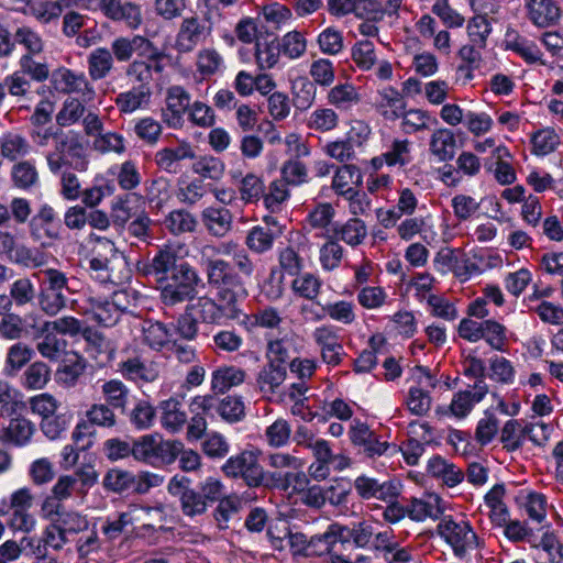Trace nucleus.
Masks as SVG:
<instances>
[{
	"instance_id": "1",
	"label": "nucleus",
	"mask_w": 563,
	"mask_h": 563,
	"mask_svg": "<svg viewBox=\"0 0 563 563\" xmlns=\"http://www.w3.org/2000/svg\"><path fill=\"white\" fill-rule=\"evenodd\" d=\"M137 269L157 283L165 306L192 300L198 294L197 287L202 283L195 267L169 247L159 250L150 262L139 264Z\"/></svg>"
},
{
	"instance_id": "2",
	"label": "nucleus",
	"mask_w": 563,
	"mask_h": 563,
	"mask_svg": "<svg viewBox=\"0 0 563 563\" xmlns=\"http://www.w3.org/2000/svg\"><path fill=\"white\" fill-rule=\"evenodd\" d=\"M37 129L32 134L37 145L46 146L51 139L55 142L54 150L46 154L47 165L53 174H59L63 167L80 173L88 169L89 159L80 133L73 130L64 132L60 126Z\"/></svg>"
},
{
	"instance_id": "3",
	"label": "nucleus",
	"mask_w": 563,
	"mask_h": 563,
	"mask_svg": "<svg viewBox=\"0 0 563 563\" xmlns=\"http://www.w3.org/2000/svg\"><path fill=\"white\" fill-rule=\"evenodd\" d=\"M254 324L268 329L264 333L266 340L265 358L266 364L258 374L257 383L262 393L267 395L271 399L276 397V400H282V393L279 390L282 384V339L274 335L272 330L277 329L282 318L276 308L266 307L258 310L253 314Z\"/></svg>"
},
{
	"instance_id": "4",
	"label": "nucleus",
	"mask_w": 563,
	"mask_h": 563,
	"mask_svg": "<svg viewBox=\"0 0 563 563\" xmlns=\"http://www.w3.org/2000/svg\"><path fill=\"white\" fill-rule=\"evenodd\" d=\"M125 47L115 49L118 63H129L125 75L139 82V88L151 89L153 73L164 70L165 53L143 35H130Z\"/></svg>"
},
{
	"instance_id": "5",
	"label": "nucleus",
	"mask_w": 563,
	"mask_h": 563,
	"mask_svg": "<svg viewBox=\"0 0 563 563\" xmlns=\"http://www.w3.org/2000/svg\"><path fill=\"white\" fill-rule=\"evenodd\" d=\"M167 488L170 495L178 497L183 514L191 518L205 514L209 504L224 497L223 485L213 477H208L200 484V490H196L187 476L175 475Z\"/></svg>"
},
{
	"instance_id": "6",
	"label": "nucleus",
	"mask_w": 563,
	"mask_h": 563,
	"mask_svg": "<svg viewBox=\"0 0 563 563\" xmlns=\"http://www.w3.org/2000/svg\"><path fill=\"white\" fill-rule=\"evenodd\" d=\"M206 275L208 285L217 291V300L239 306V299L247 296L243 279L231 263L222 258L208 260Z\"/></svg>"
},
{
	"instance_id": "7",
	"label": "nucleus",
	"mask_w": 563,
	"mask_h": 563,
	"mask_svg": "<svg viewBox=\"0 0 563 563\" xmlns=\"http://www.w3.org/2000/svg\"><path fill=\"white\" fill-rule=\"evenodd\" d=\"M183 442L163 440L157 433L133 439V457L153 466L170 465L178 457Z\"/></svg>"
},
{
	"instance_id": "8",
	"label": "nucleus",
	"mask_w": 563,
	"mask_h": 563,
	"mask_svg": "<svg viewBox=\"0 0 563 563\" xmlns=\"http://www.w3.org/2000/svg\"><path fill=\"white\" fill-rule=\"evenodd\" d=\"M223 473L233 478H242L247 486L274 485L280 479V474L265 473L258 463V452L244 450L235 456H231L222 466Z\"/></svg>"
},
{
	"instance_id": "9",
	"label": "nucleus",
	"mask_w": 563,
	"mask_h": 563,
	"mask_svg": "<svg viewBox=\"0 0 563 563\" xmlns=\"http://www.w3.org/2000/svg\"><path fill=\"white\" fill-rule=\"evenodd\" d=\"M437 533L451 547L456 558L463 559L466 554L479 547V538L465 520L455 521L452 516H442Z\"/></svg>"
},
{
	"instance_id": "10",
	"label": "nucleus",
	"mask_w": 563,
	"mask_h": 563,
	"mask_svg": "<svg viewBox=\"0 0 563 563\" xmlns=\"http://www.w3.org/2000/svg\"><path fill=\"white\" fill-rule=\"evenodd\" d=\"M163 482L159 475L141 472L133 474L130 471L121 468H111L103 477V487L115 494H146L151 487L158 486Z\"/></svg>"
},
{
	"instance_id": "11",
	"label": "nucleus",
	"mask_w": 563,
	"mask_h": 563,
	"mask_svg": "<svg viewBox=\"0 0 563 563\" xmlns=\"http://www.w3.org/2000/svg\"><path fill=\"white\" fill-rule=\"evenodd\" d=\"M43 273L45 280L41 287L38 303L46 314L55 316L66 307L67 278L64 273L54 268H48Z\"/></svg>"
},
{
	"instance_id": "12",
	"label": "nucleus",
	"mask_w": 563,
	"mask_h": 563,
	"mask_svg": "<svg viewBox=\"0 0 563 563\" xmlns=\"http://www.w3.org/2000/svg\"><path fill=\"white\" fill-rule=\"evenodd\" d=\"M187 308L199 322L207 324H220L224 319H238L242 312L239 306L208 296L198 297L195 302L187 305Z\"/></svg>"
},
{
	"instance_id": "13",
	"label": "nucleus",
	"mask_w": 563,
	"mask_h": 563,
	"mask_svg": "<svg viewBox=\"0 0 563 563\" xmlns=\"http://www.w3.org/2000/svg\"><path fill=\"white\" fill-rule=\"evenodd\" d=\"M126 40H130V36H118L111 42L110 48L100 46L89 53L88 74L92 80H101L110 75L114 62H118L115 49L125 47Z\"/></svg>"
},
{
	"instance_id": "14",
	"label": "nucleus",
	"mask_w": 563,
	"mask_h": 563,
	"mask_svg": "<svg viewBox=\"0 0 563 563\" xmlns=\"http://www.w3.org/2000/svg\"><path fill=\"white\" fill-rule=\"evenodd\" d=\"M212 25L213 23L207 14L203 19L196 16L184 19L176 37L177 51L180 53L191 52L211 34Z\"/></svg>"
},
{
	"instance_id": "15",
	"label": "nucleus",
	"mask_w": 563,
	"mask_h": 563,
	"mask_svg": "<svg viewBox=\"0 0 563 563\" xmlns=\"http://www.w3.org/2000/svg\"><path fill=\"white\" fill-rule=\"evenodd\" d=\"M97 9L109 20L122 22L129 29L136 30L142 24L139 4L123 0H98Z\"/></svg>"
},
{
	"instance_id": "16",
	"label": "nucleus",
	"mask_w": 563,
	"mask_h": 563,
	"mask_svg": "<svg viewBox=\"0 0 563 563\" xmlns=\"http://www.w3.org/2000/svg\"><path fill=\"white\" fill-rule=\"evenodd\" d=\"M30 234L34 241L45 244V240L60 239V225L56 221V213L48 205H43L37 213L30 220Z\"/></svg>"
},
{
	"instance_id": "17",
	"label": "nucleus",
	"mask_w": 563,
	"mask_h": 563,
	"mask_svg": "<svg viewBox=\"0 0 563 563\" xmlns=\"http://www.w3.org/2000/svg\"><path fill=\"white\" fill-rule=\"evenodd\" d=\"M312 338L321 351V357L324 363L338 366L345 354L340 336L331 325L318 327Z\"/></svg>"
},
{
	"instance_id": "18",
	"label": "nucleus",
	"mask_w": 563,
	"mask_h": 563,
	"mask_svg": "<svg viewBox=\"0 0 563 563\" xmlns=\"http://www.w3.org/2000/svg\"><path fill=\"white\" fill-rule=\"evenodd\" d=\"M349 434L351 442L355 446L362 448L368 457L383 455L389 446L388 442L380 441L366 423L358 420L351 426Z\"/></svg>"
},
{
	"instance_id": "19",
	"label": "nucleus",
	"mask_w": 563,
	"mask_h": 563,
	"mask_svg": "<svg viewBox=\"0 0 563 563\" xmlns=\"http://www.w3.org/2000/svg\"><path fill=\"white\" fill-rule=\"evenodd\" d=\"M354 489L362 499L376 498L379 500H390L398 495L397 486L390 482H379L367 475H360L354 479Z\"/></svg>"
},
{
	"instance_id": "20",
	"label": "nucleus",
	"mask_w": 563,
	"mask_h": 563,
	"mask_svg": "<svg viewBox=\"0 0 563 563\" xmlns=\"http://www.w3.org/2000/svg\"><path fill=\"white\" fill-rule=\"evenodd\" d=\"M9 424H0V441L15 446L27 444L35 431V426L22 417V413L10 417Z\"/></svg>"
},
{
	"instance_id": "21",
	"label": "nucleus",
	"mask_w": 563,
	"mask_h": 563,
	"mask_svg": "<svg viewBox=\"0 0 563 563\" xmlns=\"http://www.w3.org/2000/svg\"><path fill=\"white\" fill-rule=\"evenodd\" d=\"M119 297V294H114L111 300L89 298V307L86 313L91 314V319L99 324L112 327L119 321L121 313L124 311V308L118 305Z\"/></svg>"
},
{
	"instance_id": "22",
	"label": "nucleus",
	"mask_w": 563,
	"mask_h": 563,
	"mask_svg": "<svg viewBox=\"0 0 563 563\" xmlns=\"http://www.w3.org/2000/svg\"><path fill=\"white\" fill-rule=\"evenodd\" d=\"M374 108L386 121L394 122L401 117L406 102L396 88L385 87L378 90Z\"/></svg>"
},
{
	"instance_id": "23",
	"label": "nucleus",
	"mask_w": 563,
	"mask_h": 563,
	"mask_svg": "<svg viewBox=\"0 0 563 563\" xmlns=\"http://www.w3.org/2000/svg\"><path fill=\"white\" fill-rule=\"evenodd\" d=\"M402 0H356L355 16L368 22L383 21L385 15L397 14Z\"/></svg>"
},
{
	"instance_id": "24",
	"label": "nucleus",
	"mask_w": 563,
	"mask_h": 563,
	"mask_svg": "<svg viewBox=\"0 0 563 563\" xmlns=\"http://www.w3.org/2000/svg\"><path fill=\"white\" fill-rule=\"evenodd\" d=\"M55 88L63 92L93 93V89L84 73H75L67 68H58L52 74Z\"/></svg>"
},
{
	"instance_id": "25",
	"label": "nucleus",
	"mask_w": 563,
	"mask_h": 563,
	"mask_svg": "<svg viewBox=\"0 0 563 563\" xmlns=\"http://www.w3.org/2000/svg\"><path fill=\"white\" fill-rule=\"evenodd\" d=\"M110 252L112 253L110 258L96 256L89 261V269L92 278L101 284H118L120 282V278L114 273V268L124 264V258L117 253L113 244L110 245Z\"/></svg>"
},
{
	"instance_id": "26",
	"label": "nucleus",
	"mask_w": 563,
	"mask_h": 563,
	"mask_svg": "<svg viewBox=\"0 0 563 563\" xmlns=\"http://www.w3.org/2000/svg\"><path fill=\"white\" fill-rule=\"evenodd\" d=\"M488 393V387L485 382L476 380L473 386V391L463 390L453 396L450 405L451 413L456 418L466 417L473 406L479 402Z\"/></svg>"
},
{
	"instance_id": "27",
	"label": "nucleus",
	"mask_w": 563,
	"mask_h": 563,
	"mask_svg": "<svg viewBox=\"0 0 563 563\" xmlns=\"http://www.w3.org/2000/svg\"><path fill=\"white\" fill-rule=\"evenodd\" d=\"M86 369L85 360L77 353H64L55 373L56 382L64 387H74Z\"/></svg>"
},
{
	"instance_id": "28",
	"label": "nucleus",
	"mask_w": 563,
	"mask_h": 563,
	"mask_svg": "<svg viewBox=\"0 0 563 563\" xmlns=\"http://www.w3.org/2000/svg\"><path fill=\"white\" fill-rule=\"evenodd\" d=\"M201 220L212 236L223 238L232 229L233 216L224 207H208L202 211Z\"/></svg>"
},
{
	"instance_id": "29",
	"label": "nucleus",
	"mask_w": 563,
	"mask_h": 563,
	"mask_svg": "<svg viewBox=\"0 0 563 563\" xmlns=\"http://www.w3.org/2000/svg\"><path fill=\"white\" fill-rule=\"evenodd\" d=\"M456 137L452 130L437 129L430 136L429 152L439 162H450L455 156Z\"/></svg>"
},
{
	"instance_id": "30",
	"label": "nucleus",
	"mask_w": 563,
	"mask_h": 563,
	"mask_svg": "<svg viewBox=\"0 0 563 563\" xmlns=\"http://www.w3.org/2000/svg\"><path fill=\"white\" fill-rule=\"evenodd\" d=\"M282 54V43L277 34H258L256 62L261 69L275 66Z\"/></svg>"
},
{
	"instance_id": "31",
	"label": "nucleus",
	"mask_w": 563,
	"mask_h": 563,
	"mask_svg": "<svg viewBox=\"0 0 563 563\" xmlns=\"http://www.w3.org/2000/svg\"><path fill=\"white\" fill-rule=\"evenodd\" d=\"M408 517L413 521H423L427 518L441 519L444 507L438 495H430L427 499L412 498L407 505Z\"/></svg>"
},
{
	"instance_id": "32",
	"label": "nucleus",
	"mask_w": 563,
	"mask_h": 563,
	"mask_svg": "<svg viewBox=\"0 0 563 563\" xmlns=\"http://www.w3.org/2000/svg\"><path fill=\"white\" fill-rule=\"evenodd\" d=\"M87 342V353L96 361L108 363L114 353V349L109 340L96 329L85 327L81 333Z\"/></svg>"
},
{
	"instance_id": "33",
	"label": "nucleus",
	"mask_w": 563,
	"mask_h": 563,
	"mask_svg": "<svg viewBox=\"0 0 563 563\" xmlns=\"http://www.w3.org/2000/svg\"><path fill=\"white\" fill-rule=\"evenodd\" d=\"M122 375L133 382L153 383L159 376V371L154 362H143L139 357L128 358L120 365Z\"/></svg>"
},
{
	"instance_id": "34",
	"label": "nucleus",
	"mask_w": 563,
	"mask_h": 563,
	"mask_svg": "<svg viewBox=\"0 0 563 563\" xmlns=\"http://www.w3.org/2000/svg\"><path fill=\"white\" fill-rule=\"evenodd\" d=\"M529 18L539 27L554 25L561 15L560 8L553 0H529Z\"/></svg>"
},
{
	"instance_id": "35",
	"label": "nucleus",
	"mask_w": 563,
	"mask_h": 563,
	"mask_svg": "<svg viewBox=\"0 0 563 563\" xmlns=\"http://www.w3.org/2000/svg\"><path fill=\"white\" fill-rule=\"evenodd\" d=\"M280 234V229L256 225L249 231L245 244L252 252L263 254L273 247Z\"/></svg>"
},
{
	"instance_id": "36",
	"label": "nucleus",
	"mask_w": 563,
	"mask_h": 563,
	"mask_svg": "<svg viewBox=\"0 0 563 563\" xmlns=\"http://www.w3.org/2000/svg\"><path fill=\"white\" fill-rule=\"evenodd\" d=\"M341 529L339 539L344 549L351 547L352 543L356 548H365L374 536L373 526L366 521L354 523L352 528L341 525Z\"/></svg>"
},
{
	"instance_id": "37",
	"label": "nucleus",
	"mask_w": 563,
	"mask_h": 563,
	"mask_svg": "<svg viewBox=\"0 0 563 563\" xmlns=\"http://www.w3.org/2000/svg\"><path fill=\"white\" fill-rule=\"evenodd\" d=\"M428 472L438 478H441L445 485L453 487L460 484L464 478V473L454 464L449 463L443 457L433 456L428 463Z\"/></svg>"
},
{
	"instance_id": "38",
	"label": "nucleus",
	"mask_w": 563,
	"mask_h": 563,
	"mask_svg": "<svg viewBox=\"0 0 563 563\" xmlns=\"http://www.w3.org/2000/svg\"><path fill=\"white\" fill-rule=\"evenodd\" d=\"M162 426L172 433L183 429L187 421V415L181 410V404L175 398L161 402Z\"/></svg>"
},
{
	"instance_id": "39",
	"label": "nucleus",
	"mask_w": 563,
	"mask_h": 563,
	"mask_svg": "<svg viewBox=\"0 0 563 563\" xmlns=\"http://www.w3.org/2000/svg\"><path fill=\"white\" fill-rule=\"evenodd\" d=\"M245 379V372L234 366H224L212 373L211 389L214 394H224L231 387L238 386Z\"/></svg>"
},
{
	"instance_id": "40",
	"label": "nucleus",
	"mask_w": 563,
	"mask_h": 563,
	"mask_svg": "<svg viewBox=\"0 0 563 563\" xmlns=\"http://www.w3.org/2000/svg\"><path fill=\"white\" fill-rule=\"evenodd\" d=\"M341 530V525L332 523L324 533L311 537L308 544V556H321L325 553L331 555L334 544L340 542L339 532Z\"/></svg>"
},
{
	"instance_id": "41",
	"label": "nucleus",
	"mask_w": 563,
	"mask_h": 563,
	"mask_svg": "<svg viewBox=\"0 0 563 563\" xmlns=\"http://www.w3.org/2000/svg\"><path fill=\"white\" fill-rule=\"evenodd\" d=\"M163 223L164 227L176 236L195 232L198 224L196 217L185 209L170 211L165 217Z\"/></svg>"
},
{
	"instance_id": "42",
	"label": "nucleus",
	"mask_w": 563,
	"mask_h": 563,
	"mask_svg": "<svg viewBox=\"0 0 563 563\" xmlns=\"http://www.w3.org/2000/svg\"><path fill=\"white\" fill-rule=\"evenodd\" d=\"M361 180L362 176L360 169L355 165L345 164L336 169L333 176L332 187L338 195L345 197L356 190L352 185H360Z\"/></svg>"
},
{
	"instance_id": "43",
	"label": "nucleus",
	"mask_w": 563,
	"mask_h": 563,
	"mask_svg": "<svg viewBox=\"0 0 563 563\" xmlns=\"http://www.w3.org/2000/svg\"><path fill=\"white\" fill-rule=\"evenodd\" d=\"M327 99L336 109L347 110L361 101V96L352 84L345 82L332 87Z\"/></svg>"
},
{
	"instance_id": "44",
	"label": "nucleus",
	"mask_w": 563,
	"mask_h": 563,
	"mask_svg": "<svg viewBox=\"0 0 563 563\" xmlns=\"http://www.w3.org/2000/svg\"><path fill=\"white\" fill-rule=\"evenodd\" d=\"M26 410V404L19 399V393L5 380H0V417L9 418Z\"/></svg>"
},
{
	"instance_id": "45",
	"label": "nucleus",
	"mask_w": 563,
	"mask_h": 563,
	"mask_svg": "<svg viewBox=\"0 0 563 563\" xmlns=\"http://www.w3.org/2000/svg\"><path fill=\"white\" fill-rule=\"evenodd\" d=\"M101 393L104 397L106 405L112 409L125 411L130 390L121 380L111 379L103 383Z\"/></svg>"
},
{
	"instance_id": "46",
	"label": "nucleus",
	"mask_w": 563,
	"mask_h": 563,
	"mask_svg": "<svg viewBox=\"0 0 563 563\" xmlns=\"http://www.w3.org/2000/svg\"><path fill=\"white\" fill-rule=\"evenodd\" d=\"M313 82L307 77H298L291 82V102L298 110H307L314 100Z\"/></svg>"
},
{
	"instance_id": "47",
	"label": "nucleus",
	"mask_w": 563,
	"mask_h": 563,
	"mask_svg": "<svg viewBox=\"0 0 563 563\" xmlns=\"http://www.w3.org/2000/svg\"><path fill=\"white\" fill-rule=\"evenodd\" d=\"M334 235L340 238L346 244L356 246L361 244L367 235L365 223L358 218L347 220L343 225L333 229Z\"/></svg>"
},
{
	"instance_id": "48",
	"label": "nucleus",
	"mask_w": 563,
	"mask_h": 563,
	"mask_svg": "<svg viewBox=\"0 0 563 563\" xmlns=\"http://www.w3.org/2000/svg\"><path fill=\"white\" fill-rule=\"evenodd\" d=\"M483 340L495 351L504 352L508 343L507 328L496 320L483 321Z\"/></svg>"
},
{
	"instance_id": "49",
	"label": "nucleus",
	"mask_w": 563,
	"mask_h": 563,
	"mask_svg": "<svg viewBox=\"0 0 563 563\" xmlns=\"http://www.w3.org/2000/svg\"><path fill=\"white\" fill-rule=\"evenodd\" d=\"M51 378V368L46 363H32L23 373L22 384L26 389H43Z\"/></svg>"
},
{
	"instance_id": "50",
	"label": "nucleus",
	"mask_w": 563,
	"mask_h": 563,
	"mask_svg": "<svg viewBox=\"0 0 563 563\" xmlns=\"http://www.w3.org/2000/svg\"><path fill=\"white\" fill-rule=\"evenodd\" d=\"M169 330L163 322H147L143 328V342L152 350L161 351L170 344Z\"/></svg>"
},
{
	"instance_id": "51",
	"label": "nucleus",
	"mask_w": 563,
	"mask_h": 563,
	"mask_svg": "<svg viewBox=\"0 0 563 563\" xmlns=\"http://www.w3.org/2000/svg\"><path fill=\"white\" fill-rule=\"evenodd\" d=\"M355 305L350 301L340 300L335 302L327 303L322 306V314H318V319H322L324 316H329L332 320L343 323L351 324L355 321Z\"/></svg>"
},
{
	"instance_id": "52",
	"label": "nucleus",
	"mask_w": 563,
	"mask_h": 563,
	"mask_svg": "<svg viewBox=\"0 0 563 563\" xmlns=\"http://www.w3.org/2000/svg\"><path fill=\"white\" fill-rule=\"evenodd\" d=\"M33 354L34 351L26 344L21 342L13 344L11 347H9L7 353L5 373L8 375H14L18 373L31 361Z\"/></svg>"
},
{
	"instance_id": "53",
	"label": "nucleus",
	"mask_w": 563,
	"mask_h": 563,
	"mask_svg": "<svg viewBox=\"0 0 563 563\" xmlns=\"http://www.w3.org/2000/svg\"><path fill=\"white\" fill-rule=\"evenodd\" d=\"M492 33L490 20L486 14H477L470 19L467 23V34L470 41L478 48H485L487 45V37Z\"/></svg>"
},
{
	"instance_id": "54",
	"label": "nucleus",
	"mask_w": 563,
	"mask_h": 563,
	"mask_svg": "<svg viewBox=\"0 0 563 563\" xmlns=\"http://www.w3.org/2000/svg\"><path fill=\"white\" fill-rule=\"evenodd\" d=\"M257 21L258 34H276L282 24V5L278 2L264 5Z\"/></svg>"
},
{
	"instance_id": "55",
	"label": "nucleus",
	"mask_w": 563,
	"mask_h": 563,
	"mask_svg": "<svg viewBox=\"0 0 563 563\" xmlns=\"http://www.w3.org/2000/svg\"><path fill=\"white\" fill-rule=\"evenodd\" d=\"M526 426H522L520 421L511 419L508 420L500 434V441L504 444V449L508 452H514L522 446L525 440Z\"/></svg>"
},
{
	"instance_id": "56",
	"label": "nucleus",
	"mask_w": 563,
	"mask_h": 563,
	"mask_svg": "<svg viewBox=\"0 0 563 563\" xmlns=\"http://www.w3.org/2000/svg\"><path fill=\"white\" fill-rule=\"evenodd\" d=\"M560 136L553 129H543L531 137V152L537 156H544L555 151L560 144Z\"/></svg>"
},
{
	"instance_id": "57",
	"label": "nucleus",
	"mask_w": 563,
	"mask_h": 563,
	"mask_svg": "<svg viewBox=\"0 0 563 563\" xmlns=\"http://www.w3.org/2000/svg\"><path fill=\"white\" fill-rule=\"evenodd\" d=\"M52 521L59 529L60 533L67 534L79 533L88 529V520L85 516L76 511L65 510L59 518H52Z\"/></svg>"
},
{
	"instance_id": "58",
	"label": "nucleus",
	"mask_w": 563,
	"mask_h": 563,
	"mask_svg": "<svg viewBox=\"0 0 563 563\" xmlns=\"http://www.w3.org/2000/svg\"><path fill=\"white\" fill-rule=\"evenodd\" d=\"M339 124V115L331 108H318L311 112L307 125L309 129L318 132H329Z\"/></svg>"
},
{
	"instance_id": "59",
	"label": "nucleus",
	"mask_w": 563,
	"mask_h": 563,
	"mask_svg": "<svg viewBox=\"0 0 563 563\" xmlns=\"http://www.w3.org/2000/svg\"><path fill=\"white\" fill-rule=\"evenodd\" d=\"M316 367L317 366H316L314 361L309 360V358H305V360L295 358L290 362V364H289L290 374L295 375L296 377H298L300 379V383L291 384V389H295L299 396L305 395V393L307 390L305 380L309 379L313 375Z\"/></svg>"
},
{
	"instance_id": "60",
	"label": "nucleus",
	"mask_w": 563,
	"mask_h": 563,
	"mask_svg": "<svg viewBox=\"0 0 563 563\" xmlns=\"http://www.w3.org/2000/svg\"><path fill=\"white\" fill-rule=\"evenodd\" d=\"M224 169L222 159L214 156H202L192 164L194 173L211 180H219L223 176Z\"/></svg>"
},
{
	"instance_id": "61",
	"label": "nucleus",
	"mask_w": 563,
	"mask_h": 563,
	"mask_svg": "<svg viewBox=\"0 0 563 563\" xmlns=\"http://www.w3.org/2000/svg\"><path fill=\"white\" fill-rule=\"evenodd\" d=\"M151 89L133 88L128 92L120 93L117 97V106L121 112L130 113L139 109L144 102L148 100Z\"/></svg>"
},
{
	"instance_id": "62",
	"label": "nucleus",
	"mask_w": 563,
	"mask_h": 563,
	"mask_svg": "<svg viewBox=\"0 0 563 563\" xmlns=\"http://www.w3.org/2000/svg\"><path fill=\"white\" fill-rule=\"evenodd\" d=\"M451 206L454 217L460 222H464L477 213L481 208V202L468 195L460 194L452 198Z\"/></svg>"
},
{
	"instance_id": "63",
	"label": "nucleus",
	"mask_w": 563,
	"mask_h": 563,
	"mask_svg": "<svg viewBox=\"0 0 563 563\" xmlns=\"http://www.w3.org/2000/svg\"><path fill=\"white\" fill-rule=\"evenodd\" d=\"M27 147L26 140L19 134L8 133L0 139L1 155L10 161H15L24 155Z\"/></svg>"
},
{
	"instance_id": "64",
	"label": "nucleus",
	"mask_w": 563,
	"mask_h": 563,
	"mask_svg": "<svg viewBox=\"0 0 563 563\" xmlns=\"http://www.w3.org/2000/svg\"><path fill=\"white\" fill-rule=\"evenodd\" d=\"M129 419L137 430L148 429L155 419V408L147 400H139L129 413Z\"/></svg>"
}]
</instances>
